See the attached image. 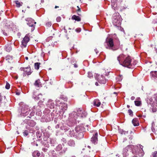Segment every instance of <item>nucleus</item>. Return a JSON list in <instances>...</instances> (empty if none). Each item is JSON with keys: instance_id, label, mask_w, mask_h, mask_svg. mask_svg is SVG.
<instances>
[{"instance_id": "obj_1", "label": "nucleus", "mask_w": 157, "mask_h": 157, "mask_svg": "<svg viewBox=\"0 0 157 157\" xmlns=\"http://www.w3.org/2000/svg\"><path fill=\"white\" fill-rule=\"evenodd\" d=\"M139 146L131 145L127 146L123 149V157H136L137 155L140 157L143 156L144 154L143 150V146L140 145Z\"/></svg>"}, {"instance_id": "obj_2", "label": "nucleus", "mask_w": 157, "mask_h": 157, "mask_svg": "<svg viewBox=\"0 0 157 157\" xmlns=\"http://www.w3.org/2000/svg\"><path fill=\"white\" fill-rule=\"evenodd\" d=\"M87 113L84 111L79 109L77 111V113L73 112L70 114L69 118L67 122V125L72 126L75 123L76 121H78L77 119L81 117H85L87 115Z\"/></svg>"}, {"instance_id": "obj_3", "label": "nucleus", "mask_w": 157, "mask_h": 157, "mask_svg": "<svg viewBox=\"0 0 157 157\" xmlns=\"http://www.w3.org/2000/svg\"><path fill=\"white\" fill-rule=\"evenodd\" d=\"M84 128L82 125H78L75 128V130H70L67 133L68 136L73 137L78 139L82 138L84 135L82 133Z\"/></svg>"}, {"instance_id": "obj_4", "label": "nucleus", "mask_w": 157, "mask_h": 157, "mask_svg": "<svg viewBox=\"0 0 157 157\" xmlns=\"http://www.w3.org/2000/svg\"><path fill=\"white\" fill-rule=\"evenodd\" d=\"M120 42L118 40H117V43H114L113 40L111 38H107L104 43L105 48L108 49L113 51L116 50L117 48V46L120 45Z\"/></svg>"}, {"instance_id": "obj_5", "label": "nucleus", "mask_w": 157, "mask_h": 157, "mask_svg": "<svg viewBox=\"0 0 157 157\" xmlns=\"http://www.w3.org/2000/svg\"><path fill=\"white\" fill-rule=\"evenodd\" d=\"M44 142H43L44 146L45 147L49 148L50 145V144L52 146H54L56 143V140L55 138H49V135L47 133H44Z\"/></svg>"}, {"instance_id": "obj_6", "label": "nucleus", "mask_w": 157, "mask_h": 157, "mask_svg": "<svg viewBox=\"0 0 157 157\" xmlns=\"http://www.w3.org/2000/svg\"><path fill=\"white\" fill-rule=\"evenodd\" d=\"M136 63V61L133 63H132L131 59L129 56H128L125 58V59L123 62H121L120 64L123 66L127 67L129 68H133Z\"/></svg>"}, {"instance_id": "obj_7", "label": "nucleus", "mask_w": 157, "mask_h": 157, "mask_svg": "<svg viewBox=\"0 0 157 157\" xmlns=\"http://www.w3.org/2000/svg\"><path fill=\"white\" fill-rule=\"evenodd\" d=\"M50 110L48 109H45L44 111V115L41 119V121L43 122H48L51 121L52 118L50 115Z\"/></svg>"}, {"instance_id": "obj_8", "label": "nucleus", "mask_w": 157, "mask_h": 157, "mask_svg": "<svg viewBox=\"0 0 157 157\" xmlns=\"http://www.w3.org/2000/svg\"><path fill=\"white\" fill-rule=\"evenodd\" d=\"M116 15L113 16V23L115 26H119L121 24V18L118 13H116Z\"/></svg>"}, {"instance_id": "obj_9", "label": "nucleus", "mask_w": 157, "mask_h": 157, "mask_svg": "<svg viewBox=\"0 0 157 157\" xmlns=\"http://www.w3.org/2000/svg\"><path fill=\"white\" fill-rule=\"evenodd\" d=\"M30 111L29 107L26 105H23L20 112H21L20 114L21 116L25 117L29 114Z\"/></svg>"}, {"instance_id": "obj_10", "label": "nucleus", "mask_w": 157, "mask_h": 157, "mask_svg": "<svg viewBox=\"0 0 157 157\" xmlns=\"http://www.w3.org/2000/svg\"><path fill=\"white\" fill-rule=\"evenodd\" d=\"M56 106H59L60 107L59 108L61 110L63 111V112L67 110V106L66 104L65 103H62L58 99L56 100Z\"/></svg>"}, {"instance_id": "obj_11", "label": "nucleus", "mask_w": 157, "mask_h": 157, "mask_svg": "<svg viewBox=\"0 0 157 157\" xmlns=\"http://www.w3.org/2000/svg\"><path fill=\"white\" fill-rule=\"evenodd\" d=\"M36 108L37 109V110H39V111H36V114L38 116H40L42 114V112H41L40 109V106L39 105L34 106L32 108V111L30 113V115L31 116V117H29V118H30L31 117L33 116L34 115V114L36 112V111L35 110Z\"/></svg>"}, {"instance_id": "obj_12", "label": "nucleus", "mask_w": 157, "mask_h": 157, "mask_svg": "<svg viewBox=\"0 0 157 157\" xmlns=\"http://www.w3.org/2000/svg\"><path fill=\"white\" fill-rule=\"evenodd\" d=\"M149 101H148V103L151 105L152 111L153 112H156L157 111V102L153 101V99L152 98H150Z\"/></svg>"}, {"instance_id": "obj_13", "label": "nucleus", "mask_w": 157, "mask_h": 157, "mask_svg": "<svg viewBox=\"0 0 157 157\" xmlns=\"http://www.w3.org/2000/svg\"><path fill=\"white\" fill-rule=\"evenodd\" d=\"M25 21H28L27 24L30 27H32L31 29L32 31H33L34 29L35 25L36 22H34V20L31 18H28L25 19Z\"/></svg>"}, {"instance_id": "obj_14", "label": "nucleus", "mask_w": 157, "mask_h": 157, "mask_svg": "<svg viewBox=\"0 0 157 157\" xmlns=\"http://www.w3.org/2000/svg\"><path fill=\"white\" fill-rule=\"evenodd\" d=\"M46 105L48 108L50 109H54L55 108V105L53 100L49 99L46 103Z\"/></svg>"}, {"instance_id": "obj_15", "label": "nucleus", "mask_w": 157, "mask_h": 157, "mask_svg": "<svg viewBox=\"0 0 157 157\" xmlns=\"http://www.w3.org/2000/svg\"><path fill=\"white\" fill-rule=\"evenodd\" d=\"M98 133L97 132H96L94 135L93 137L91 138V141L92 143L94 144H96L98 143Z\"/></svg>"}, {"instance_id": "obj_16", "label": "nucleus", "mask_w": 157, "mask_h": 157, "mask_svg": "<svg viewBox=\"0 0 157 157\" xmlns=\"http://www.w3.org/2000/svg\"><path fill=\"white\" fill-rule=\"evenodd\" d=\"M29 40V38L28 35H26L23 39L22 42V44L24 47H26L27 44Z\"/></svg>"}, {"instance_id": "obj_17", "label": "nucleus", "mask_w": 157, "mask_h": 157, "mask_svg": "<svg viewBox=\"0 0 157 157\" xmlns=\"http://www.w3.org/2000/svg\"><path fill=\"white\" fill-rule=\"evenodd\" d=\"M150 74L152 79H155L157 78V71H152L151 72Z\"/></svg>"}, {"instance_id": "obj_18", "label": "nucleus", "mask_w": 157, "mask_h": 157, "mask_svg": "<svg viewBox=\"0 0 157 157\" xmlns=\"http://www.w3.org/2000/svg\"><path fill=\"white\" fill-rule=\"evenodd\" d=\"M125 59V56L123 54L120 55L117 57V60L119 61L120 64L121 63V62H123Z\"/></svg>"}, {"instance_id": "obj_19", "label": "nucleus", "mask_w": 157, "mask_h": 157, "mask_svg": "<svg viewBox=\"0 0 157 157\" xmlns=\"http://www.w3.org/2000/svg\"><path fill=\"white\" fill-rule=\"evenodd\" d=\"M36 122L33 120H29L27 121V124L28 125L32 127H33L36 125Z\"/></svg>"}, {"instance_id": "obj_20", "label": "nucleus", "mask_w": 157, "mask_h": 157, "mask_svg": "<svg viewBox=\"0 0 157 157\" xmlns=\"http://www.w3.org/2000/svg\"><path fill=\"white\" fill-rule=\"evenodd\" d=\"M97 80L100 83L103 84H105L106 81V79L104 78L103 75L101 76V78H100L99 80L98 78Z\"/></svg>"}, {"instance_id": "obj_21", "label": "nucleus", "mask_w": 157, "mask_h": 157, "mask_svg": "<svg viewBox=\"0 0 157 157\" xmlns=\"http://www.w3.org/2000/svg\"><path fill=\"white\" fill-rule=\"evenodd\" d=\"M93 104L95 106L99 107L101 105V102L98 99H96L93 101Z\"/></svg>"}, {"instance_id": "obj_22", "label": "nucleus", "mask_w": 157, "mask_h": 157, "mask_svg": "<svg viewBox=\"0 0 157 157\" xmlns=\"http://www.w3.org/2000/svg\"><path fill=\"white\" fill-rule=\"evenodd\" d=\"M68 145L71 147H74L75 146V142L74 140H70L67 142Z\"/></svg>"}, {"instance_id": "obj_23", "label": "nucleus", "mask_w": 157, "mask_h": 157, "mask_svg": "<svg viewBox=\"0 0 157 157\" xmlns=\"http://www.w3.org/2000/svg\"><path fill=\"white\" fill-rule=\"evenodd\" d=\"M23 70L28 75H29L31 73V72L30 71V67H27L26 68H24Z\"/></svg>"}, {"instance_id": "obj_24", "label": "nucleus", "mask_w": 157, "mask_h": 157, "mask_svg": "<svg viewBox=\"0 0 157 157\" xmlns=\"http://www.w3.org/2000/svg\"><path fill=\"white\" fill-rule=\"evenodd\" d=\"M132 122L134 126H138L139 124L137 118L133 119L132 120Z\"/></svg>"}, {"instance_id": "obj_25", "label": "nucleus", "mask_w": 157, "mask_h": 157, "mask_svg": "<svg viewBox=\"0 0 157 157\" xmlns=\"http://www.w3.org/2000/svg\"><path fill=\"white\" fill-rule=\"evenodd\" d=\"M117 0H111V6L112 8L114 10L115 9L117 5L116 4V2Z\"/></svg>"}, {"instance_id": "obj_26", "label": "nucleus", "mask_w": 157, "mask_h": 157, "mask_svg": "<svg viewBox=\"0 0 157 157\" xmlns=\"http://www.w3.org/2000/svg\"><path fill=\"white\" fill-rule=\"evenodd\" d=\"M60 129L65 132L69 130V128L66 125H63L61 126Z\"/></svg>"}, {"instance_id": "obj_27", "label": "nucleus", "mask_w": 157, "mask_h": 157, "mask_svg": "<svg viewBox=\"0 0 157 157\" xmlns=\"http://www.w3.org/2000/svg\"><path fill=\"white\" fill-rule=\"evenodd\" d=\"M6 60L9 63L11 62L13 59L12 56L10 55H7L6 57Z\"/></svg>"}, {"instance_id": "obj_28", "label": "nucleus", "mask_w": 157, "mask_h": 157, "mask_svg": "<svg viewBox=\"0 0 157 157\" xmlns=\"http://www.w3.org/2000/svg\"><path fill=\"white\" fill-rule=\"evenodd\" d=\"M72 19L75 20L77 21H81V18L78 16H76L75 15H74L72 17Z\"/></svg>"}, {"instance_id": "obj_29", "label": "nucleus", "mask_w": 157, "mask_h": 157, "mask_svg": "<svg viewBox=\"0 0 157 157\" xmlns=\"http://www.w3.org/2000/svg\"><path fill=\"white\" fill-rule=\"evenodd\" d=\"M5 49L8 52H10L12 50V47L10 45H7L5 46Z\"/></svg>"}, {"instance_id": "obj_30", "label": "nucleus", "mask_w": 157, "mask_h": 157, "mask_svg": "<svg viewBox=\"0 0 157 157\" xmlns=\"http://www.w3.org/2000/svg\"><path fill=\"white\" fill-rule=\"evenodd\" d=\"M33 155L34 157H41L40 156V153L37 151L34 152L33 153Z\"/></svg>"}, {"instance_id": "obj_31", "label": "nucleus", "mask_w": 157, "mask_h": 157, "mask_svg": "<svg viewBox=\"0 0 157 157\" xmlns=\"http://www.w3.org/2000/svg\"><path fill=\"white\" fill-rule=\"evenodd\" d=\"M15 3L16 5V6L18 7H19L20 6H22L23 4L22 2H19L17 0L15 1Z\"/></svg>"}, {"instance_id": "obj_32", "label": "nucleus", "mask_w": 157, "mask_h": 157, "mask_svg": "<svg viewBox=\"0 0 157 157\" xmlns=\"http://www.w3.org/2000/svg\"><path fill=\"white\" fill-rule=\"evenodd\" d=\"M40 63H36L34 64V67L36 69L38 70L39 69Z\"/></svg>"}, {"instance_id": "obj_33", "label": "nucleus", "mask_w": 157, "mask_h": 157, "mask_svg": "<svg viewBox=\"0 0 157 157\" xmlns=\"http://www.w3.org/2000/svg\"><path fill=\"white\" fill-rule=\"evenodd\" d=\"M42 95L41 94H40L38 95L37 97H36L35 98V99H36L37 100H40V101H42Z\"/></svg>"}, {"instance_id": "obj_34", "label": "nucleus", "mask_w": 157, "mask_h": 157, "mask_svg": "<svg viewBox=\"0 0 157 157\" xmlns=\"http://www.w3.org/2000/svg\"><path fill=\"white\" fill-rule=\"evenodd\" d=\"M123 78V76L121 75H120L119 76L117 77L116 78V79L117 81H121Z\"/></svg>"}, {"instance_id": "obj_35", "label": "nucleus", "mask_w": 157, "mask_h": 157, "mask_svg": "<svg viewBox=\"0 0 157 157\" xmlns=\"http://www.w3.org/2000/svg\"><path fill=\"white\" fill-rule=\"evenodd\" d=\"M40 80H38L35 81V83H34V85L35 86H36L38 87H39L40 85Z\"/></svg>"}, {"instance_id": "obj_36", "label": "nucleus", "mask_w": 157, "mask_h": 157, "mask_svg": "<svg viewBox=\"0 0 157 157\" xmlns=\"http://www.w3.org/2000/svg\"><path fill=\"white\" fill-rule=\"evenodd\" d=\"M119 132L121 134H124L125 135L127 134L128 133V132H126L125 131H124L122 129H120L119 130Z\"/></svg>"}, {"instance_id": "obj_37", "label": "nucleus", "mask_w": 157, "mask_h": 157, "mask_svg": "<svg viewBox=\"0 0 157 157\" xmlns=\"http://www.w3.org/2000/svg\"><path fill=\"white\" fill-rule=\"evenodd\" d=\"M62 148V145L61 144L58 145L56 147V150L57 151H60Z\"/></svg>"}, {"instance_id": "obj_38", "label": "nucleus", "mask_w": 157, "mask_h": 157, "mask_svg": "<svg viewBox=\"0 0 157 157\" xmlns=\"http://www.w3.org/2000/svg\"><path fill=\"white\" fill-rule=\"evenodd\" d=\"M151 157H157V151H155L153 152L151 156Z\"/></svg>"}, {"instance_id": "obj_39", "label": "nucleus", "mask_w": 157, "mask_h": 157, "mask_svg": "<svg viewBox=\"0 0 157 157\" xmlns=\"http://www.w3.org/2000/svg\"><path fill=\"white\" fill-rule=\"evenodd\" d=\"M153 99V101L157 102V94H155L153 98H152Z\"/></svg>"}, {"instance_id": "obj_40", "label": "nucleus", "mask_w": 157, "mask_h": 157, "mask_svg": "<svg viewBox=\"0 0 157 157\" xmlns=\"http://www.w3.org/2000/svg\"><path fill=\"white\" fill-rule=\"evenodd\" d=\"M135 104L136 105L139 106L141 104V102L140 101H135Z\"/></svg>"}, {"instance_id": "obj_41", "label": "nucleus", "mask_w": 157, "mask_h": 157, "mask_svg": "<svg viewBox=\"0 0 157 157\" xmlns=\"http://www.w3.org/2000/svg\"><path fill=\"white\" fill-rule=\"evenodd\" d=\"M23 135L24 136H26L28 135V130H25L23 132Z\"/></svg>"}, {"instance_id": "obj_42", "label": "nucleus", "mask_w": 157, "mask_h": 157, "mask_svg": "<svg viewBox=\"0 0 157 157\" xmlns=\"http://www.w3.org/2000/svg\"><path fill=\"white\" fill-rule=\"evenodd\" d=\"M10 84L8 82H6V85L5 86L6 88L7 89H9L10 88Z\"/></svg>"}, {"instance_id": "obj_43", "label": "nucleus", "mask_w": 157, "mask_h": 157, "mask_svg": "<svg viewBox=\"0 0 157 157\" xmlns=\"http://www.w3.org/2000/svg\"><path fill=\"white\" fill-rule=\"evenodd\" d=\"M88 77L89 78H91L93 76V75L92 74V73L91 72H88Z\"/></svg>"}, {"instance_id": "obj_44", "label": "nucleus", "mask_w": 157, "mask_h": 157, "mask_svg": "<svg viewBox=\"0 0 157 157\" xmlns=\"http://www.w3.org/2000/svg\"><path fill=\"white\" fill-rule=\"evenodd\" d=\"M128 113L131 116H132L133 115V112L131 109L128 110Z\"/></svg>"}, {"instance_id": "obj_45", "label": "nucleus", "mask_w": 157, "mask_h": 157, "mask_svg": "<svg viewBox=\"0 0 157 157\" xmlns=\"http://www.w3.org/2000/svg\"><path fill=\"white\" fill-rule=\"evenodd\" d=\"M46 25L48 27H50L52 25V23L50 22H48L46 23Z\"/></svg>"}, {"instance_id": "obj_46", "label": "nucleus", "mask_w": 157, "mask_h": 157, "mask_svg": "<svg viewBox=\"0 0 157 157\" xmlns=\"http://www.w3.org/2000/svg\"><path fill=\"white\" fill-rule=\"evenodd\" d=\"M61 18L60 17H58L56 19V20L57 22H60L61 21Z\"/></svg>"}, {"instance_id": "obj_47", "label": "nucleus", "mask_w": 157, "mask_h": 157, "mask_svg": "<svg viewBox=\"0 0 157 157\" xmlns=\"http://www.w3.org/2000/svg\"><path fill=\"white\" fill-rule=\"evenodd\" d=\"M155 126V123L154 122H152L151 123V129L152 130L154 128V126Z\"/></svg>"}, {"instance_id": "obj_48", "label": "nucleus", "mask_w": 157, "mask_h": 157, "mask_svg": "<svg viewBox=\"0 0 157 157\" xmlns=\"http://www.w3.org/2000/svg\"><path fill=\"white\" fill-rule=\"evenodd\" d=\"M81 31V29L80 28H78L75 29V31L77 33H79Z\"/></svg>"}, {"instance_id": "obj_49", "label": "nucleus", "mask_w": 157, "mask_h": 157, "mask_svg": "<svg viewBox=\"0 0 157 157\" xmlns=\"http://www.w3.org/2000/svg\"><path fill=\"white\" fill-rule=\"evenodd\" d=\"M48 148L47 147V148H42V150L44 151V152H46L47 151V150H48Z\"/></svg>"}, {"instance_id": "obj_50", "label": "nucleus", "mask_w": 157, "mask_h": 157, "mask_svg": "<svg viewBox=\"0 0 157 157\" xmlns=\"http://www.w3.org/2000/svg\"><path fill=\"white\" fill-rule=\"evenodd\" d=\"M2 99V96H1V94L0 93V104L1 103V101Z\"/></svg>"}, {"instance_id": "obj_51", "label": "nucleus", "mask_w": 157, "mask_h": 157, "mask_svg": "<svg viewBox=\"0 0 157 157\" xmlns=\"http://www.w3.org/2000/svg\"><path fill=\"white\" fill-rule=\"evenodd\" d=\"M135 99V97L134 96H132L131 98V99L132 100H134Z\"/></svg>"}, {"instance_id": "obj_52", "label": "nucleus", "mask_w": 157, "mask_h": 157, "mask_svg": "<svg viewBox=\"0 0 157 157\" xmlns=\"http://www.w3.org/2000/svg\"><path fill=\"white\" fill-rule=\"evenodd\" d=\"M95 52L96 54H97V53L98 52V51L97 50L96 48V49H95Z\"/></svg>"}, {"instance_id": "obj_53", "label": "nucleus", "mask_w": 157, "mask_h": 157, "mask_svg": "<svg viewBox=\"0 0 157 157\" xmlns=\"http://www.w3.org/2000/svg\"><path fill=\"white\" fill-rule=\"evenodd\" d=\"M3 34H4V35H5V36L7 35V34L6 33L4 32V31L3 32Z\"/></svg>"}, {"instance_id": "obj_54", "label": "nucleus", "mask_w": 157, "mask_h": 157, "mask_svg": "<svg viewBox=\"0 0 157 157\" xmlns=\"http://www.w3.org/2000/svg\"><path fill=\"white\" fill-rule=\"evenodd\" d=\"M64 32L66 33H67V30L65 29V27H64Z\"/></svg>"}, {"instance_id": "obj_55", "label": "nucleus", "mask_w": 157, "mask_h": 157, "mask_svg": "<svg viewBox=\"0 0 157 157\" xmlns=\"http://www.w3.org/2000/svg\"><path fill=\"white\" fill-rule=\"evenodd\" d=\"M74 66L75 67H78L77 65L76 64H74Z\"/></svg>"}, {"instance_id": "obj_56", "label": "nucleus", "mask_w": 157, "mask_h": 157, "mask_svg": "<svg viewBox=\"0 0 157 157\" xmlns=\"http://www.w3.org/2000/svg\"><path fill=\"white\" fill-rule=\"evenodd\" d=\"M95 85L97 86H98V82H96L95 83Z\"/></svg>"}, {"instance_id": "obj_57", "label": "nucleus", "mask_w": 157, "mask_h": 157, "mask_svg": "<svg viewBox=\"0 0 157 157\" xmlns=\"http://www.w3.org/2000/svg\"><path fill=\"white\" fill-rule=\"evenodd\" d=\"M59 127V125H58V124L56 126V128H58Z\"/></svg>"}, {"instance_id": "obj_58", "label": "nucleus", "mask_w": 157, "mask_h": 157, "mask_svg": "<svg viewBox=\"0 0 157 157\" xmlns=\"http://www.w3.org/2000/svg\"><path fill=\"white\" fill-rule=\"evenodd\" d=\"M25 59L26 60H28V57H27V56L25 57Z\"/></svg>"}, {"instance_id": "obj_59", "label": "nucleus", "mask_w": 157, "mask_h": 157, "mask_svg": "<svg viewBox=\"0 0 157 157\" xmlns=\"http://www.w3.org/2000/svg\"><path fill=\"white\" fill-rule=\"evenodd\" d=\"M41 3H43L44 2V0H41Z\"/></svg>"}, {"instance_id": "obj_60", "label": "nucleus", "mask_w": 157, "mask_h": 157, "mask_svg": "<svg viewBox=\"0 0 157 157\" xmlns=\"http://www.w3.org/2000/svg\"><path fill=\"white\" fill-rule=\"evenodd\" d=\"M77 7L78 8V11H80V9L79 8V7H78V6H77Z\"/></svg>"}, {"instance_id": "obj_61", "label": "nucleus", "mask_w": 157, "mask_h": 157, "mask_svg": "<svg viewBox=\"0 0 157 157\" xmlns=\"http://www.w3.org/2000/svg\"><path fill=\"white\" fill-rule=\"evenodd\" d=\"M35 110L36 111H36H39V110H37V109L36 108H35Z\"/></svg>"}, {"instance_id": "obj_62", "label": "nucleus", "mask_w": 157, "mask_h": 157, "mask_svg": "<svg viewBox=\"0 0 157 157\" xmlns=\"http://www.w3.org/2000/svg\"><path fill=\"white\" fill-rule=\"evenodd\" d=\"M16 94L17 95H19L20 94V93H16Z\"/></svg>"}, {"instance_id": "obj_63", "label": "nucleus", "mask_w": 157, "mask_h": 157, "mask_svg": "<svg viewBox=\"0 0 157 157\" xmlns=\"http://www.w3.org/2000/svg\"><path fill=\"white\" fill-rule=\"evenodd\" d=\"M58 7H59L58 6H56L55 7V8H57Z\"/></svg>"}, {"instance_id": "obj_64", "label": "nucleus", "mask_w": 157, "mask_h": 157, "mask_svg": "<svg viewBox=\"0 0 157 157\" xmlns=\"http://www.w3.org/2000/svg\"><path fill=\"white\" fill-rule=\"evenodd\" d=\"M113 94H117V93L116 92H114Z\"/></svg>"}]
</instances>
